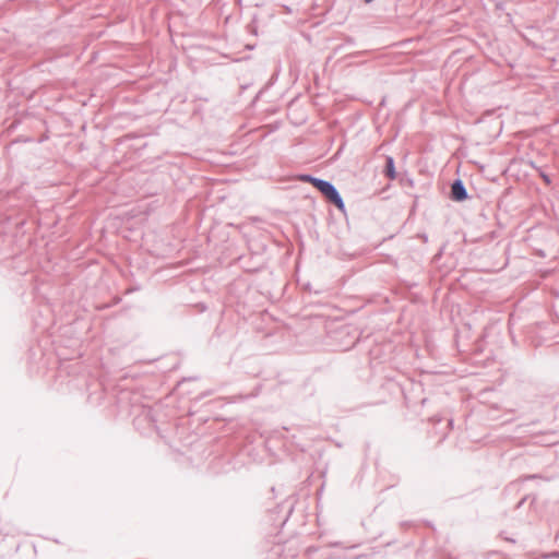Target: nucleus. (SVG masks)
Listing matches in <instances>:
<instances>
[{"mask_svg": "<svg viewBox=\"0 0 559 559\" xmlns=\"http://www.w3.org/2000/svg\"><path fill=\"white\" fill-rule=\"evenodd\" d=\"M314 188L325 198L329 203L333 204L342 213H346L345 202L336 187L331 181L318 178Z\"/></svg>", "mask_w": 559, "mask_h": 559, "instance_id": "1", "label": "nucleus"}, {"mask_svg": "<svg viewBox=\"0 0 559 559\" xmlns=\"http://www.w3.org/2000/svg\"><path fill=\"white\" fill-rule=\"evenodd\" d=\"M469 198L466 187L461 178H456L451 183L450 199L455 202H463Z\"/></svg>", "mask_w": 559, "mask_h": 559, "instance_id": "2", "label": "nucleus"}, {"mask_svg": "<svg viewBox=\"0 0 559 559\" xmlns=\"http://www.w3.org/2000/svg\"><path fill=\"white\" fill-rule=\"evenodd\" d=\"M383 174L390 180H394L396 178V176H397L396 168H395V160L390 155H388L385 157V166H384V169H383Z\"/></svg>", "mask_w": 559, "mask_h": 559, "instance_id": "3", "label": "nucleus"}, {"mask_svg": "<svg viewBox=\"0 0 559 559\" xmlns=\"http://www.w3.org/2000/svg\"><path fill=\"white\" fill-rule=\"evenodd\" d=\"M283 509H285V510H286V515H285V518L283 519L282 524H284V523L287 521L288 515L292 513V511H293V502H290V501H284V502H282L281 504H278V506L276 507V511H278V512H280V511H282Z\"/></svg>", "mask_w": 559, "mask_h": 559, "instance_id": "4", "label": "nucleus"}, {"mask_svg": "<svg viewBox=\"0 0 559 559\" xmlns=\"http://www.w3.org/2000/svg\"><path fill=\"white\" fill-rule=\"evenodd\" d=\"M299 180L306 183H310L314 187L316 181L318 180V177H314L311 174H301L299 175Z\"/></svg>", "mask_w": 559, "mask_h": 559, "instance_id": "5", "label": "nucleus"}, {"mask_svg": "<svg viewBox=\"0 0 559 559\" xmlns=\"http://www.w3.org/2000/svg\"><path fill=\"white\" fill-rule=\"evenodd\" d=\"M345 45L347 46H354L356 44V40L352 36H345L344 37Z\"/></svg>", "mask_w": 559, "mask_h": 559, "instance_id": "6", "label": "nucleus"}, {"mask_svg": "<svg viewBox=\"0 0 559 559\" xmlns=\"http://www.w3.org/2000/svg\"><path fill=\"white\" fill-rule=\"evenodd\" d=\"M525 501H526V498H525V497H524V498H522V499L518 502V504H516V509L521 508V507L524 504V502H525Z\"/></svg>", "mask_w": 559, "mask_h": 559, "instance_id": "7", "label": "nucleus"}, {"mask_svg": "<svg viewBox=\"0 0 559 559\" xmlns=\"http://www.w3.org/2000/svg\"><path fill=\"white\" fill-rule=\"evenodd\" d=\"M420 238H421L425 242H427V241H428V236H427L426 234L420 235Z\"/></svg>", "mask_w": 559, "mask_h": 559, "instance_id": "8", "label": "nucleus"}, {"mask_svg": "<svg viewBox=\"0 0 559 559\" xmlns=\"http://www.w3.org/2000/svg\"><path fill=\"white\" fill-rule=\"evenodd\" d=\"M448 426H449L450 428H452V427H453V419H452V418H450V419L448 420Z\"/></svg>", "mask_w": 559, "mask_h": 559, "instance_id": "9", "label": "nucleus"}, {"mask_svg": "<svg viewBox=\"0 0 559 559\" xmlns=\"http://www.w3.org/2000/svg\"><path fill=\"white\" fill-rule=\"evenodd\" d=\"M543 178L545 179V181L550 182V179L547 175H543Z\"/></svg>", "mask_w": 559, "mask_h": 559, "instance_id": "10", "label": "nucleus"}, {"mask_svg": "<svg viewBox=\"0 0 559 559\" xmlns=\"http://www.w3.org/2000/svg\"><path fill=\"white\" fill-rule=\"evenodd\" d=\"M374 0H364L365 3L369 4L371 2H373Z\"/></svg>", "mask_w": 559, "mask_h": 559, "instance_id": "11", "label": "nucleus"}, {"mask_svg": "<svg viewBox=\"0 0 559 559\" xmlns=\"http://www.w3.org/2000/svg\"><path fill=\"white\" fill-rule=\"evenodd\" d=\"M275 433H277L278 436L283 437L282 432L280 430H275Z\"/></svg>", "mask_w": 559, "mask_h": 559, "instance_id": "12", "label": "nucleus"}]
</instances>
